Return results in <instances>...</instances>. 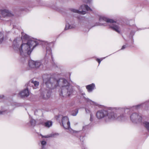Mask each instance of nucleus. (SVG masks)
<instances>
[{"mask_svg": "<svg viewBox=\"0 0 149 149\" xmlns=\"http://www.w3.org/2000/svg\"><path fill=\"white\" fill-rule=\"evenodd\" d=\"M3 112H2V111H0V114H3L2 113Z\"/></svg>", "mask_w": 149, "mask_h": 149, "instance_id": "obj_31", "label": "nucleus"}, {"mask_svg": "<svg viewBox=\"0 0 149 149\" xmlns=\"http://www.w3.org/2000/svg\"><path fill=\"white\" fill-rule=\"evenodd\" d=\"M87 113H89L91 112V110L88 107H86L85 109Z\"/></svg>", "mask_w": 149, "mask_h": 149, "instance_id": "obj_25", "label": "nucleus"}, {"mask_svg": "<svg viewBox=\"0 0 149 149\" xmlns=\"http://www.w3.org/2000/svg\"><path fill=\"white\" fill-rule=\"evenodd\" d=\"M62 124L64 128L68 130L70 132H72V130L70 128V123L69 118L67 116L63 117L62 119Z\"/></svg>", "mask_w": 149, "mask_h": 149, "instance_id": "obj_6", "label": "nucleus"}, {"mask_svg": "<svg viewBox=\"0 0 149 149\" xmlns=\"http://www.w3.org/2000/svg\"><path fill=\"white\" fill-rule=\"evenodd\" d=\"M0 13L3 17L11 16L13 14L11 12L7 9H0Z\"/></svg>", "mask_w": 149, "mask_h": 149, "instance_id": "obj_9", "label": "nucleus"}, {"mask_svg": "<svg viewBox=\"0 0 149 149\" xmlns=\"http://www.w3.org/2000/svg\"><path fill=\"white\" fill-rule=\"evenodd\" d=\"M104 25V24H103V23H102V24H100V25Z\"/></svg>", "mask_w": 149, "mask_h": 149, "instance_id": "obj_32", "label": "nucleus"}, {"mask_svg": "<svg viewBox=\"0 0 149 149\" xmlns=\"http://www.w3.org/2000/svg\"><path fill=\"white\" fill-rule=\"evenodd\" d=\"M99 20L100 22H105L107 23L112 29L118 33H120V29L118 24L113 20L107 18L104 16H101L100 17Z\"/></svg>", "mask_w": 149, "mask_h": 149, "instance_id": "obj_4", "label": "nucleus"}, {"mask_svg": "<svg viewBox=\"0 0 149 149\" xmlns=\"http://www.w3.org/2000/svg\"><path fill=\"white\" fill-rule=\"evenodd\" d=\"M4 39V37L3 33H0V43H1Z\"/></svg>", "mask_w": 149, "mask_h": 149, "instance_id": "obj_21", "label": "nucleus"}, {"mask_svg": "<svg viewBox=\"0 0 149 149\" xmlns=\"http://www.w3.org/2000/svg\"><path fill=\"white\" fill-rule=\"evenodd\" d=\"M46 43L47 44V45H48L47 43Z\"/></svg>", "mask_w": 149, "mask_h": 149, "instance_id": "obj_33", "label": "nucleus"}, {"mask_svg": "<svg viewBox=\"0 0 149 149\" xmlns=\"http://www.w3.org/2000/svg\"><path fill=\"white\" fill-rule=\"evenodd\" d=\"M21 38L23 41L24 40H26L27 42H23L19 46L17 42V39H15L13 42L14 49L22 56L30 54L38 43L33 39L30 38L29 36L24 33H22Z\"/></svg>", "mask_w": 149, "mask_h": 149, "instance_id": "obj_2", "label": "nucleus"}, {"mask_svg": "<svg viewBox=\"0 0 149 149\" xmlns=\"http://www.w3.org/2000/svg\"><path fill=\"white\" fill-rule=\"evenodd\" d=\"M39 85L38 82L36 81L32 80L31 81H29L28 83L26 84V85L28 86H32L33 89H36Z\"/></svg>", "mask_w": 149, "mask_h": 149, "instance_id": "obj_10", "label": "nucleus"}, {"mask_svg": "<svg viewBox=\"0 0 149 149\" xmlns=\"http://www.w3.org/2000/svg\"><path fill=\"white\" fill-rule=\"evenodd\" d=\"M35 61H32L30 60L29 62V67L31 68H35Z\"/></svg>", "mask_w": 149, "mask_h": 149, "instance_id": "obj_15", "label": "nucleus"}, {"mask_svg": "<svg viewBox=\"0 0 149 149\" xmlns=\"http://www.w3.org/2000/svg\"><path fill=\"white\" fill-rule=\"evenodd\" d=\"M51 49L49 47H47L46 48V52L47 53H49V54L51 53Z\"/></svg>", "mask_w": 149, "mask_h": 149, "instance_id": "obj_24", "label": "nucleus"}, {"mask_svg": "<svg viewBox=\"0 0 149 149\" xmlns=\"http://www.w3.org/2000/svg\"><path fill=\"white\" fill-rule=\"evenodd\" d=\"M35 61V67L37 68L39 67L42 64L41 62L40 61Z\"/></svg>", "mask_w": 149, "mask_h": 149, "instance_id": "obj_18", "label": "nucleus"}, {"mask_svg": "<svg viewBox=\"0 0 149 149\" xmlns=\"http://www.w3.org/2000/svg\"><path fill=\"white\" fill-rule=\"evenodd\" d=\"M28 89V88L27 87V88L21 91L19 93V95L22 98L27 97L29 95Z\"/></svg>", "mask_w": 149, "mask_h": 149, "instance_id": "obj_11", "label": "nucleus"}, {"mask_svg": "<svg viewBox=\"0 0 149 149\" xmlns=\"http://www.w3.org/2000/svg\"><path fill=\"white\" fill-rule=\"evenodd\" d=\"M41 143L42 148L43 149L44 148L47 144L46 142L45 141H41Z\"/></svg>", "mask_w": 149, "mask_h": 149, "instance_id": "obj_20", "label": "nucleus"}, {"mask_svg": "<svg viewBox=\"0 0 149 149\" xmlns=\"http://www.w3.org/2000/svg\"><path fill=\"white\" fill-rule=\"evenodd\" d=\"M1 16L0 15V18H1Z\"/></svg>", "mask_w": 149, "mask_h": 149, "instance_id": "obj_34", "label": "nucleus"}, {"mask_svg": "<svg viewBox=\"0 0 149 149\" xmlns=\"http://www.w3.org/2000/svg\"><path fill=\"white\" fill-rule=\"evenodd\" d=\"M46 93V92L42 91L40 94V97L41 98L44 99H48L50 96V95L49 93H47L46 95L45 94Z\"/></svg>", "mask_w": 149, "mask_h": 149, "instance_id": "obj_12", "label": "nucleus"}, {"mask_svg": "<svg viewBox=\"0 0 149 149\" xmlns=\"http://www.w3.org/2000/svg\"><path fill=\"white\" fill-rule=\"evenodd\" d=\"M79 10H81V11L79 10L74 9H72L71 10V11L73 12L82 15H84L86 13V10L88 11H91L92 10L90 7L86 5H83L81 6L80 7Z\"/></svg>", "mask_w": 149, "mask_h": 149, "instance_id": "obj_5", "label": "nucleus"}, {"mask_svg": "<svg viewBox=\"0 0 149 149\" xmlns=\"http://www.w3.org/2000/svg\"><path fill=\"white\" fill-rule=\"evenodd\" d=\"M92 0H83V1L87 3H90Z\"/></svg>", "mask_w": 149, "mask_h": 149, "instance_id": "obj_27", "label": "nucleus"}, {"mask_svg": "<svg viewBox=\"0 0 149 149\" xmlns=\"http://www.w3.org/2000/svg\"><path fill=\"white\" fill-rule=\"evenodd\" d=\"M131 121L134 123H139L141 121L142 117L141 115L134 113L132 114L130 116Z\"/></svg>", "mask_w": 149, "mask_h": 149, "instance_id": "obj_7", "label": "nucleus"}, {"mask_svg": "<svg viewBox=\"0 0 149 149\" xmlns=\"http://www.w3.org/2000/svg\"><path fill=\"white\" fill-rule=\"evenodd\" d=\"M141 106V104H139V105H137L136 106L134 107H135L136 108H137L139 107H140Z\"/></svg>", "mask_w": 149, "mask_h": 149, "instance_id": "obj_30", "label": "nucleus"}, {"mask_svg": "<svg viewBox=\"0 0 149 149\" xmlns=\"http://www.w3.org/2000/svg\"><path fill=\"white\" fill-rule=\"evenodd\" d=\"M43 82L46 86L51 88H54L56 87L59 84L61 86V96L66 97L70 96L73 92L72 86L70 85L68 81L64 79L56 80L53 78H51L49 74H44L43 76Z\"/></svg>", "mask_w": 149, "mask_h": 149, "instance_id": "obj_1", "label": "nucleus"}, {"mask_svg": "<svg viewBox=\"0 0 149 149\" xmlns=\"http://www.w3.org/2000/svg\"><path fill=\"white\" fill-rule=\"evenodd\" d=\"M30 123L31 125L34 126L36 124V121L32 119L30 121Z\"/></svg>", "mask_w": 149, "mask_h": 149, "instance_id": "obj_23", "label": "nucleus"}, {"mask_svg": "<svg viewBox=\"0 0 149 149\" xmlns=\"http://www.w3.org/2000/svg\"><path fill=\"white\" fill-rule=\"evenodd\" d=\"M78 113V110L77 109H75L74 111H72V116H75Z\"/></svg>", "mask_w": 149, "mask_h": 149, "instance_id": "obj_22", "label": "nucleus"}, {"mask_svg": "<svg viewBox=\"0 0 149 149\" xmlns=\"http://www.w3.org/2000/svg\"><path fill=\"white\" fill-rule=\"evenodd\" d=\"M102 60V59H97V61L98 62L99 64L101 62V61Z\"/></svg>", "mask_w": 149, "mask_h": 149, "instance_id": "obj_28", "label": "nucleus"}, {"mask_svg": "<svg viewBox=\"0 0 149 149\" xmlns=\"http://www.w3.org/2000/svg\"><path fill=\"white\" fill-rule=\"evenodd\" d=\"M56 134H50L49 135H48L46 136H42V137H45V138H48L51 137H54V136Z\"/></svg>", "mask_w": 149, "mask_h": 149, "instance_id": "obj_19", "label": "nucleus"}, {"mask_svg": "<svg viewBox=\"0 0 149 149\" xmlns=\"http://www.w3.org/2000/svg\"><path fill=\"white\" fill-rule=\"evenodd\" d=\"M93 115L92 114H90V120L91 121H92L93 120Z\"/></svg>", "mask_w": 149, "mask_h": 149, "instance_id": "obj_26", "label": "nucleus"}, {"mask_svg": "<svg viewBox=\"0 0 149 149\" xmlns=\"http://www.w3.org/2000/svg\"><path fill=\"white\" fill-rule=\"evenodd\" d=\"M95 87V84H92L87 86H86V88L88 92H91L94 89Z\"/></svg>", "mask_w": 149, "mask_h": 149, "instance_id": "obj_13", "label": "nucleus"}, {"mask_svg": "<svg viewBox=\"0 0 149 149\" xmlns=\"http://www.w3.org/2000/svg\"><path fill=\"white\" fill-rule=\"evenodd\" d=\"M126 47V45H123L122 46L121 49H125Z\"/></svg>", "mask_w": 149, "mask_h": 149, "instance_id": "obj_29", "label": "nucleus"}, {"mask_svg": "<svg viewBox=\"0 0 149 149\" xmlns=\"http://www.w3.org/2000/svg\"><path fill=\"white\" fill-rule=\"evenodd\" d=\"M115 110V108H110L107 110H103L99 111L96 113V117L99 119L105 117V120L107 122L113 121L116 119L118 120H123L124 115L123 114L117 115L116 113H114V111Z\"/></svg>", "mask_w": 149, "mask_h": 149, "instance_id": "obj_3", "label": "nucleus"}, {"mask_svg": "<svg viewBox=\"0 0 149 149\" xmlns=\"http://www.w3.org/2000/svg\"><path fill=\"white\" fill-rule=\"evenodd\" d=\"M84 100L87 102L88 103H89L91 104L95 105V102H94L91 100L89 99L88 98H86L85 97H84Z\"/></svg>", "mask_w": 149, "mask_h": 149, "instance_id": "obj_16", "label": "nucleus"}, {"mask_svg": "<svg viewBox=\"0 0 149 149\" xmlns=\"http://www.w3.org/2000/svg\"><path fill=\"white\" fill-rule=\"evenodd\" d=\"M52 125V122L51 121H47L45 124V126L46 127H49Z\"/></svg>", "mask_w": 149, "mask_h": 149, "instance_id": "obj_17", "label": "nucleus"}, {"mask_svg": "<svg viewBox=\"0 0 149 149\" xmlns=\"http://www.w3.org/2000/svg\"><path fill=\"white\" fill-rule=\"evenodd\" d=\"M141 123L142 125L148 130H149V122L148 117L144 116L142 118Z\"/></svg>", "mask_w": 149, "mask_h": 149, "instance_id": "obj_8", "label": "nucleus"}, {"mask_svg": "<svg viewBox=\"0 0 149 149\" xmlns=\"http://www.w3.org/2000/svg\"><path fill=\"white\" fill-rule=\"evenodd\" d=\"M76 27L75 24H67L65 28V30H67L69 29L74 28Z\"/></svg>", "mask_w": 149, "mask_h": 149, "instance_id": "obj_14", "label": "nucleus"}]
</instances>
